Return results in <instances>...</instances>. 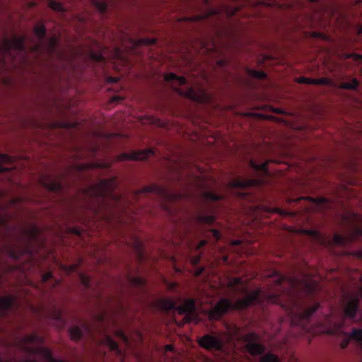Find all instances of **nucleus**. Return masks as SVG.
Listing matches in <instances>:
<instances>
[{
    "label": "nucleus",
    "mask_w": 362,
    "mask_h": 362,
    "mask_svg": "<svg viewBox=\"0 0 362 362\" xmlns=\"http://www.w3.org/2000/svg\"><path fill=\"white\" fill-rule=\"evenodd\" d=\"M315 286H316V285H313L310 283L306 284V287L308 288V290L310 292L314 291V290L315 289Z\"/></svg>",
    "instance_id": "obj_49"
},
{
    "label": "nucleus",
    "mask_w": 362,
    "mask_h": 362,
    "mask_svg": "<svg viewBox=\"0 0 362 362\" xmlns=\"http://www.w3.org/2000/svg\"><path fill=\"white\" fill-rule=\"evenodd\" d=\"M215 13H217V11L216 9H212L205 14L197 15V16L190 18L188 20L192 21H201V20L206 19V18H209L210 16H212Z\"/></svg>",
    "instance_id": "obj_33"
},
{
    "label": "nucleus",
    "mask_w": 362,
    "mask_h": 362,
    "mask_svg": "<svg viewBox=\"0 0 362 362\" xmlns=\"http://www.w3.org/2000/svg\"><path fill=\"white\" fill-rule=\"evenodd\" d=\"M43 343L44 339L37 334L25 335L18 341V346L29 357L5 361L0 358V362H63L62 360L54 358L51 351L42 346Z\"/></svg>",
    "instance_id": "obj_3"
},
{
    "label": "nucleus",
    "mask_w": 362,
    "mask_h": 362,
    "mask_svg": "<svg viewBox=\"0 0 362 362\" xmlns=\"http://www.w3.org/2000/svg\"><path fill=\"white\" fill-rule=\"evenodd\" d=\"M117 188L115 177L101 180L98 183L90 185L83 190V195L88 199L87 208L95 215L106 211L110 214L115 211H125L128 201L117 192Z\"/></svg>",
    "instance_id": "obj_1"
},
{
    "label": "nucleus",
    "mask_w": 362,
    "mask_h": 362,
    "mask_svg": "<svg viewBox=\"0 0 362 362\" xmlns=\"http://www.w3.org/2000/svg\"><path fill=\"white\" fill-rule=\"evenodd\" d=\"M159 305H160V310L164 309V308H165L164 300H163V299L160 296Z\"/></svg>",
    "instance_id": "obj_52"
},
{
    "label": "nucleus",
    "mask_w": 362,
    "mask_h": 362,
    "mask_svg": "<svg viewBox=\"0 0 362 362\" xmlns=\"http://www.w3.org/2000/svg\"><path fill=\"white\" fill-rule=\"evenodd\" d=\"M97 10L102 14H105L108 7V0H90Z\"/></svg>",
    "instance_id": "obj_27"
},
{
    "label": "nucleus",
    "mask_w": 362,
    "mask_h": 362,
    "mask_svg": "<svg viewBox=\"0 0 362 362\" xmlns=\"http://www.w3.org/2000/svg\"><path fill=\"white\" fill-rule=\"evenodd\" d=\"M34 33L39 40V43L35 46L37 52H45L50 59L56 58L60 65H57V69H64L67 64L73 62V53H68L66 50L58 47L59 39L53 36L46 39L45 26L40 23L34 28Z\"/></svg>",
    "instance_id": "obj_4"
},
{
    "label": "nucleus",
    "mask_w": 362,
    "mask_h": 362,
    "mask_svg": "<svg viewBox=\"0 0 362 362\" xmlns=\"http://www.w3.org/2000/svg\"><path fill=\"white\" fill-rule=\"evenodd\" d=\"M310 83H313V85H329V80L325 78H321L313 79Z\"/></svg>",
    "instance_id": "obj_40"
},
{
    "label": "nucleus",
    "mask_w": 362,
    "mask_h": 362,
    "mask_svg": "<svg viewBox=\"0 0 362 362\" xmlns=\"http://www.w3.org/2000/svg\"><path fill=\"white\" fill-rule=\"evenodd\" d=\"M249 74L255 78L258 79H264L267 78V74L263 71H257V70H249Z\"/></svg>",
    "instance_id": "obj_34"
},
{
    "label": "nucleus",
    "mask_w": 362,
    "mask_h": 362,
    "mask_svg": "<svg viewBox=\"0 0 362 362\" xmlns=\"http://www.w3.org/2000/svg\"><path fill=\"white\" fill-rule=\"evenodd\" d=\"M279 299V296L276 293H268L261 288H257L234 303L228 298H221L207 312V315L210 320H218L230 310H242L253 305H262L264 302L276 303Z\"/></svg>",
    "instance_id": "obj_2"
},
{
    "label": "nucleus",
    "mask_w": 362,
    "mask_h": 362,
    "mask_svg": "<svg viewBox=\"0 0 362 362\" xmlns=\"http://www.w3.org/2000/svg\"><path fill=\"white\" fill-rule=\"evenodd\" d=\"M313 79L312 78H306V77H301L299 80V81L300 83H306V84H313V83H310V81H312Z\"/></svg>",
    "instance_id": "obj_45"
},
{
    "label": "nucleus",
    "mask_w": 362,
    "mask_h": 362,
    "mask_svg": "<svg viewBox=\"0 0 362 362\" xmlns=\"http://www.w3.org/2000/svg\"><path fill=\"white\" fill-rule=\"evenodd\" d=\"M169 308L176 310L180 315H184L186 322H194L197 319L195 300L193 298L184 300L179 305L172 302Z\"/></svg>",
    "instance_id": "obj_11"
},
{
    "label": "nucleus",
    "mask_w": 362,
    "mask_h": 362,
    "mask_svg": "<svg viewBox=\"0 0 362 362\" xmlns=\"http://www.w3.org/2000/svg\"><path fill=\"white\" fill-rule=\"evenodd\" d=\"M159 192H160V197L164 194V189L160 185Z\"/></svg>",
    "instance_id": "obj_57"
},
{
    "label": "nucleus",
    "mask_w": 362,
    "mask_h": 362,
    "mask_svg": "<svg viewBox=\"0 0 362 362\" xmlns=\"http://www.w3.org/2000/svg\"><path fill=\"white\" fill-rule=\"evenodd\" d=\"M116 335L126 345H129V341L128 337L124 334V332L122 330H121V329L117 330Z\"/></svg>",
    "instance_id": "obj_38"
},
{
    "label": "nucleus",
    "mask_w": 362,
    "mask_h": 362,
    "mask_svg": "<svg viewBox=\"0 0 362 362\" xmlns=\"http://www.w3.org/2000/svg\"><path fill=\"white\" fill-rule=\"evenodd\" d=\"M40 235V228L35 224L22 228L17 242L5 245L6 252L15 260L19 259L24 255L31 256L34 252V245L42 244Z\"/></svg>",
    "instance_id": "obj_5"
},
{
    "label": "nucleus",
    "mask_w": 362,
    "mask_h": 362,
    "mask_svg": "<svg viewBox=\"0 0 362 362\" xmlns=\"http://www.w3.org/2000/svg\"><path fill=\"white\" fill-rule=\"evenodd\" d=\"M153 154L151 150L132 151V153H123L118 156V160H143L147 159Z\"/></svg>",
    "instance_id": "obj_16"
},
{
    "label": "nucleus",
    "mask_w": 362,
    "mask_h": 362,
    "mask_svg": "<svg viewBox=\"0 0 362 362\" xmlns=\"http://www.w3.org/2000/svg\"><path fill=\"white\" fill-rule=\"evenodd\" d=\"M199 260H200V257L199 256L194 257L192 258V263L194 264H197L199 263Z\"/></svg>",
    "instance_id": "obj_53"
},
{
    "label": "nucleus",
    "mask_w": 362,
    "mask_h": 362,
    "mask_svg": "<svg viewBox=\"0 0 362 362\" xmlns=\"http://www.w3.org/2000/svg\"><path fill=\"white\" fill-rule=\"evenodd\" d=\"M179 94L189 100L199 103H204L209 100L208 94L202 88L196 90L193 87L188 86L185 90H177Z\"/></svg>",
    "instance_id": "obj_14"
},
{
    "label": "nucleus",
    "mask_w": 362,
    "mask_h": 362,
    "mask_svg": "<svg viewBox=\"0 0 362 362\" xmlns=\"http://www.w3.org/2000/svg\"><path fill=\"white\" fill-rule=\"evenodd\" d=\"M0 227H7L6 219L0 216Z\"/></svg>",
    "instance_id": "obj_47"
},
{
    "label": "nucleus",
    "mask_w": 362,
    "mask_h": 362,
    "mask_svg": "<svg viewBox=\"0 0 362 362\" xmlns=\"http://www.w3.org/2000/svg\"><path fill=\"white\" fill-rule=\"evenodd\" d=\"M49 317L54 321L55 325L59 329H62L65 327L66 321L63 317L62 311L54 307L49 313Z\"/></svg>",
    "instance_id": "obj_18"
},
{
    "label": "nucleus",
    "mask_w": 362,
    "mask_h": 362,
    "mask_svg": "<svg viewBox=\"0 0 362 362\" xmlns=\"http://www.w3.org/2000/svg\"><path fill=\"white\" fill-rule=\"evenodd\" d=\"M358 34H362V25L358 26Z\"/></svg>",
    "instance_id": "obj_60"
},
{
    "label": "nucleus",
    "mask_w": 362,
    "mask_h": 362,
    "mask_svg": "<svg viewBox=\"0 0 362 362\" xmlns=\"http://www.w3.org/2000/svg\"><path fill=\"white\" fill-rule=\"evenodd\" d=\"M343 220L347 225L346 229L344 235L335 234L334 235L333 240L337 245L345 246L362 238L361 218L359 214L348 212L344 216Z\"/></svg>",
    "instance_id": "obj_6"
},
{
    "label": "nucleus",
    "mask_w": 362,
    "mask_h": 362,
    "mask_svg": "<svg viewBox=\"0 0 362 362\" xmlns=\"http://www.w3.org/2000/svg\"><path fill=\"white\" fill-rule=\"evenodd\" d=\"M197 218L200 223L206 225H212L216 221V217L213 214H208L204 212H200Z\"/></svg>",
    "instance_id": "obj_23"
},
{
    "label": "nucleus",
    "mask_w": 362,
    "mask_h": 362,
    "mask_svg": "<svg viewBox=\"0 0 362 362\" xmlns=\"http://www.w3.org/2000/svg\"><path fill=\"white\" fill-rule=\"evenodd\" d=\"M358 81L356 78H352L349 81L341 83L339 88L345 90H355L358 88Z\"/></svg>",
    "instance_id": "obj_28"
},
{
    "label": "nucleus",
    "mask_w": 362,
    "mask_h": 362,
    "mask_svg": "<svg viewBox=\"0 0 362 362\" xmlns=\"http://www.w3.org/2000/svg\"><path fill=\"white\" fill-rule=\"evenodd\" d=\"M240 281H240V279H238V278H235V279H234V283H235V284H240Z\"/></svg>",
    "instance_id": "obj_59"
},
{
    "label": "nucleus",
    "mask_w": 362,
    "mask_h": 362,
    "mask_svg": "<svg viewBox=\"0 0 362 362\" xmlns=\"http://www.w3.org/2000/svg\"><path fill=\"white\" fill-rule=\"evenodd\" d=\"M343 322H339L335 325L333 328H330L328 330V333L330 334L341 335L344 337V339L340 342V347L342 349L348 346L351 340H354L359 344H362V329L354 328L351 333L348 334L343 331Z\"/></svg>",
    "instance_id": "obj_9"
},
{
    "label": "nucleus",
    "mask_w": 362,
    "mask_h": 362,
    "mask_svg": "<svg viewBox=\"0 0 362 362\" xmlns=\"http://www.w3.org/2000/svg\"><path fill=\"white\" fill-rule=\"evenodd\" d=\"M90 57L97 62H105V59L102 53H91Z\"/></svg>",
    "instance_id": "obj_39"
},
{
    "label": "nucleus",
    "mask_w": 362,
    "mask_h": 362,
    "mask_svg": "<svg viewBox=\"0 0 362 362\" xmlns=\"http://www.w3.org/2000/svg\"><path fill=\"white\" fill-rule=\"evenodd\" d=\"M209 232L216 241H218L221 238V234L218 230L213 228L211 229Z\"/></svg>",
    "instance_id": "obj_42"
},
{
    "label": "nucleus",
    "mask_w": 362,
    "mask_h": 362,
    "mask_svg": "<svg viewBox=\"0 0 362 362\" xmlns=\"http://www.w3.org/2000/svg\"><path fill=\"white\" fill-rule=\"evenodd\" d=\"M8 170V168H6V167H4L1 165H0V173H4V172H6Z\"/></svg>",
    "instance_id": "obj_54"
},
{
    "label": "nucleus",
    "mask_w": 362,
    "mask_h": 362,
    "mask_svg": "<svg viewBox=\"0 0 362 362\" xmlns=\"http://www.w3.org/2000/svg\"><path fill=\"white\" fill-rule=\"evenodd\" d=\"M122 100V98H121L120 96H114L112 98V103H118V102L121 101Z\"/></svg>",
    "instance_id": "obj_51"
},
{
    "label": "nucleus",
    "mask_w": 362,
    "mask_h": 362,
    "mask_svg": "<svg viewBox=\"0 0 362 362\" xmlns=\"http://www.w3.org/2000/svg\"><path fill=\"white\" fill-rule=\"evenodd\" d=\"M310 2H317L319 0H308Z\"/></svg>",
    "instance_id": "obj_62"
},
{
    "label": "nucleus",
    "mask_w": 362,
    "mask_h": 362,
    "mask_svg": "<svg viewBox=\"0 0 362 362\" xmlns=\"http://www.w3.org/2000/svg\"><path fill=\"white\" fill-rule=\"evenodd\" d=\"M250 164H251V166L256 170H259L264 173H267V172H268L267 163H262L261 165H257L255 162L251 161Z\"/></svg>",
    "instance_id": "obj_36"
},
{
    "label": "nucleus",
    "mask_w": 362,
    "mask_h": 362,
    "mask_svg": "<svg viewBox=\"0 0 362 362\" xmlns=\"http://www.w3.org/2000/svg\"><path fill=\"white\" fill-rule=\"evenodd\" d=\"M198 343L202 348L210 351H222L223 343L222 339L214 334H204L199 338Z\"/></svg>",
    "instance_id": "obj_13"
},
{
    "label": "nucleus",
    "mask_w": 362,
    "mask_h": 362,
    "mask_svg": "<svg viewBox=\"0 0 362 362\" xmlns=\"http://www.w3.org/2000/svg\"><path fill=\"white\" fill-rule=\"evenodd\" d=\"M260 181L257 179H236L230 182V186L235 188H245L259 185Z\"/></svg>",
    "instance_id": "obj_20"
},
{
    "label": "nucleus",
    "mask_w": 362,
    "mask_h": 362,
    "mask_svg": "<svg viewBox=\"0 0 362 362\" xmlns=\"http://www.w3.org/2000/svg\"><path fill=\"white\" fill-rule=\"evenodd\" d=\"M40 182L45 188L50 192L59 193L64 190V186L60 179L52 175H43L40 178Z\"/></svg>",
    "instance_id": "obj_15"
},
{
    "label": "nucleus",
    "mask_w": 362,
    "mask_h": 362,
    "mask_svg": "<svg viewBox=\"0 0 362 362\" xmlns=\"http://www.w3.org/2000/svg\"><path fill=\"white\" fill-rule=\"evenodd\" d=\"M305 233L308 234V235H310L311 236H313V238H320V235L319 234V233L316 230H305Z\"/></svg>",
    "instance_id": "obj_43"
},
{
    "label": "nucleus",
    "mask_w": 362,
    "mask_h": 362,
    "mask_svg": "<svg viewBox=\"0 0 362 362\" xmlns=\"http://www.w3.org/2000/svg\"><path fill=\"white\" fill-rule=\"evenodd\" d=\"M319 308L320 304L315 303L308 308H302L296 313H292L291 324L294 326L301 327L304 330L308 331V329L306 327V324Z\"/></svg>",
    "instance_id": "obj_10"
},
{
    "label": "nucleus",
    "mask_w": 362,
    "mask_h": 362,
    "mask_svg": "<svg viewBox=\"0 0 362 362\" xmlns=\"http://www.w3.org/2000/svg\"><path fill=\"white\" fill-rule=\"evenodd\" d=\"M128 280L130 285L139 290L141 293L146 294L148 293L146 280L140 276H128Z\"/></svg>",
    "instance_id": "obj_19"
},
{
    "label": "nucleus",
    "mask_w": 362,
    "mask_h": 362,
    "mask_svg": "<svg viewBox=\"0 0 362 362\" xmlns=\"http://www.w3.org/2000/svg\"><path fill=\"white\" fill-rule=\"evenodd\" d=\"M73 232L78 235H81V231L78 228H74Z\"/></svg>",
    "instance_id": "obj_56"
},
{
    "label": "nucleus",
    "mask_w": 362,
    "mask_h": 362,
    "mask_svg": "<svg viewBox=\"0 0 362 362\" xmlns=\"http://www.w3.org/2000/svg\"><path fill=\"white\" fill-rule=\"evenodd\" d=\"M232 244L233 245H240L241 244V241L239 240H235L233 241Z\"/></svg>",
    "instance_id": "obj_55"
},
{
    "label": "nucleus",
    "mask_w": 362,
    "mask_h": 362,
    "mask_svg": "<svg viewBox=\"0 0 362 362\" xmlns=\"http://www.w3.org/2000/svg\"><path fill=\"white\" fill-rule=\"evenodd\" d=\"M42 280L44 283L48 282L49 281L54 280V285L59 284V282L58 280L54 279L53 275L51 272H47L44 274L42 276Z\"/></svg>",
    "instance_id": "obj_37"
},
{
    "label": "nucleus",
    "mask_w": 362,
    "mask_h": 362,
    "mask_svg": "<svg viewBox=\"0 0 362 362\" xmlns=\"http://www.w3.org/2000/svg\"><path fill=\"white\" fill-rule=\"evenodd\" d=\"M260 1H261V4L267 6H270L273 4V0H260Z\"/></svg>",
    "instance_id": "obj_48"
},
{
    "label": "nucleus",
    "mask_w": 362,
    "mask_h": 362,
    "mask_svg": "<svg viewBox=\"0 0 362 362\" xmlns=\"http://www.w3.org/2000/svg\"><path fill=\"white\" fill-rule=\"evenodd\" d=\"M103 343L117 355H122V351L119 348L117 342L115 341L111 336L105 334L103 339Z\"/></svg>",
    "instance_id": "obj_21"
},
{
    "label": "nucleus",
    "mask_w": 362,
    "mask_h": 362,
    "mask_svg": "<svg viewBox=\"0 0 362 362\" xmlns=\"http://www.w3.org/2000/svg\"><path fill=\"white\" fill-rule=\"evenodd\" d=\"M356 59L362 61V54H357L355 55Z\"/></svg>",
    "instance_id": "obj_58"
},
{
    "label": "nucleus",
    "mask_w": 362,
    "mask_h": 362,
    "mask_svg": "<svg viewBox=\"0 0 362 362\" xmlns=\"http://www.w3.org/2000/svg\"><path fill=\"white\" fill-rule=\"evenodd\" d=\"M208 241L206 240H201L198 245H197V250H200L202 247H203L204 246H205L206 244H207Z\"/></svg>",
    "instance_id": "obj_46"
},
{
    "label": "nucleus",
    "mask_w": 362,
    "mask_h": 362,
    "mask_svg": "<svg viewBox=\"0 0 362 362\" xmlns=\"http://www.w3.org/2000/svg\"><path fill=\"white\" fill-rule=\"evenodd\" d=\"M69 335L72 340L78 341L83 336L82 330L78 327H74L69 329Z\"/></svg>",
    "instance_id": "obj_29"
},
{
    "label": "nucleus",
    "mask_w": 362,
    "mask_h": 362,
    "mask_svg": "<svg viewBox=\"0 0 362 362\" xmlns=\"http://www.w3.org/2000/svg\"><path fill=\"white\" fill-rule=\"evenodd\" d=\"M204 1H205V3H206V4H209L208 0H204Z\"/></svg>",
    "instance_id": "obj_64"
},
{
    "label": "nucleus",
    "mask_w": 362,
    "mask_h": 362,
    "mask_svg": "<svg viewBox=\"0 0 362 362\" xmlns=\"http://www.w3.org/2000/svg\"><path fill=\"white\" fill-rule=\"evenodd\" d=\"M232 337L238 341L242 342L245 350L252 356L262 355L265 351V346L260 342V336L254 332H249L245 334L240 333L238 327H234Z\"/></svg>",
    "instance_id": "obj_7"
},
{
    "label": "nucleus",
    "mask_w": 362,
    "mask_h": 362,
    "mask_svg": "<svg viewBox=\"0 0 362 362\" xmlns=\"http://www.w3.org/2000/svg\"><path fill=\"white\" fill-rule=\"evenodd\" d=\"M79 280L85 289L88 290L91 288L92 282L90 278L88 276L81 273L79 274Z\"/></svg>",
    "instance_id": "obj_30"
},
{
    "label": "nucleus",
    "mask_w": 362,
    "mask_h": 362,
    "mask_svg": "<svg viewBox=\"0 0 362 362\" xmlns=\"http://www.w3.org/2000/svg\"><path fill=\"white\" fill-rule=\"evenodd\" d=\"M361 285L356 284V291L345 293L343 296L344 313L346 317L354 320L358 310L360 298H362V275L360 277Z\"/></svg>",
    "instance_id": "obj_8"
},
{
    "label": "nucleus",
    "mask_w": 362,
    "mask_h": 362,
    "mask_svg": "<svg viewBox=\"0 0 362 362\" xmlns=\"http://www.w3.org/2000/svg\"><path fill=\"white\" fill-rule=\"evenodd\" d=\"M317 210H324L332 207V202L326 197H318L312 199Z\"/></svg>",
    "instance_id": "obj_22"
},
{
    "label": "nucleus",
    "mask_w": 362,
    "mask_h": 362,
    "mask_svg": "<svg viewBox=\"0 0 362 362\" xmlns=\"http://www.w3.org/2000/svg\"><path fill=\"white\" fill-rule=\"evenodd\" d=\"M48 6L50 8L57 12L63 13L65 11L63 5L54 0H48Z\"/></svg>",
    "instance_id": "obj_31"
},
{
    "label": "nucleus",
    "mask_w": 362,
    "mask_h": 362,
    "mask_svg": "<svg viewBox=\"0 0 362 362\" xmlns=\"http://www.w3.org/2000/svg\"><path fill=\"white\" fill-rule=\"evenodd\" d=\"M156 42V40L155 39H151V38H143V39H140L139 40H137L136 42H135V45H146V46H150V45H153L154 43Z\"/></svg>",
    "instance_id": "obj_35"
},
{
    "label": "nucleus",
    "mask_w": 362,
    "mask_h": 362,
    "mask_svg": "<svg viewBox=\"0 0 362 362\" xmlns=\"http://www.w3.org/2000/svg\"><path fill=\"white\" fill-rule=\"evenodd\" d=\"M13 158L7 154H0V163H11Z\"/></svg>",
    "instance_id": "obj_41"
},
{
    "label": "nucleus",
    "mask_w": 362,
    "mask_h": 362,
    "mask_svg": "<svg viewBox=\"0 0 362 362\" xmlns=\"http://www.w3.org/2000/svg\"><path fill=\"white\" fill-rule=\"evenodd\" d=\"M354 256L362 259V250H358L354 252Z\"/></svg>",
    "instance_id": "obj_50"
},
{
    "label": "nucleus",
    "mask_w": 362,
    "mask_h": 362,
    "mask_svg": "<svg viewBox=\"0 0 362 362\" xmlns=\"http://www.w3.org/2000/svg\"><path fill=\"white\" fill-rule=\"evenodd\" d=\"M203 197L206 201L216 202L224 198L223 195L218 194L211 191H205L203 192Z\"/></svg>",
    "instance_id": "obj_26"
},
{
    "label": "nucleus",
    "mask_w": 362,
    "mask_h": 362,
    "mask_svg": "<svg viewBox=\"0 0 362 362\" xmlns=\"http://www.w3.org/2000/svg\"><path fill=\"white\" fill-rule=\"evenodd\" d=\"M134 247L138 260L141 263L144 262L146 260V255L144 250L143 243L139 240H136Z\"/></svg>",
    "instance_id": "obj_24"
},
{
    "label": "nucleus",
    "mask_w": 362,
    "mask_h": 362,
    "mask_svg": "<svg viewBox=\"0 0 362 362\" xmlns=\"http://www.w3.org/2000/svg\"><path fill=\"white\" fill-rule=\"evenodd\" d=\"M165 80L169 82H173L178 86H183L187 83V79L184 76H177L175 74L170 73L165 77Z\"/></svg>",
    "instance_id": "obj_25"
},
{
    "label": "nucleus",
    "mask_w": 362,
    "mask_h": 362,
    "mask_svg": "<svg viewBox=\"0 0 362 362\" xmlns=\"http://www.w3.org/2000/svg\"><path fill=\"white\" fill-rule=\"evenodd\" d=\"M151 192V187H145L144 190L142 192Z\"/></svg>",
    "instance_id": "obj_61"
},
{
    "label": "nucleus",
    "mask_w": 362,
    "mask_h": 362,
    "mask_svg": "<svg viewBox=\"0 0 362 362\" xmlns=\"http://www.w3.org/2000/svg\"><path fill=\"white\" fill-rule=\"evenodd\" d=\"M16 299L13 296L0 297V317L7 315L16 306Z\"/></svg>",
    "instance_id": "obj_17"
},
{
    "label": "nucleus",
    "mask_w": 362,
    "mask_h": 362,
    "mask_svg": "<svg viewBox=\"0 0 362 362\" xmlns=\"http://www.w3.org/2000/svg\"><path fill=\"white\" fill-rule=\"evenodd\" d=\"M26 37L25 36L13 35L11 38L5 37L0 40V51L6 54H11L12 50L19 52L25 51Z\"/></svg>",
    "instance_id": "obj_12"
},
{
    "label": "nucleus",
    "mask_w": 362,
    "mask_h": 362,
    "mask_svg": "<svg viewBox=\"0 0 362 362\" xmlns=\"http://www.w3.org/2000/svg\"><path fill=\"white\" fill-rule=\"evenodd\" d=\"M159 125H160V127H161L163 126V123L161 122V120L160 119V123H159Z\"/></svg>",
    "instance_id": "obj_63"
},
{
    "label": "nucleus",
    "mask_w": 362,
    "mask_h": 362,
    "mask_svg": "<svg viewBox=\"0 0 362 362\" xmlns=\"http://www.w3.org/2000/svg\"><path fill=\"white\" fill-rule=\"evenodd\" d=\"M119 81V78L117 77L114 76H108L107 78V82L109 83H116Z\"/></svg>",
    "instance_id": "obj_44"
},
{
    "label": "nucleus",
    "mask_w": 362,
    "mask_h": 362,
    "mask_svg": "<svg viewBox=\"0 0 362 362\" xmlns=\"http://www.w3.org/2000/svg\"><path fill=\"white\" fill-rule=\"evenodd\" d=\"M259 362H280L278 357L272 353H267L260 357Z\"/></svg>",
    "instance_id": "obj_32"
}]
</instances>
